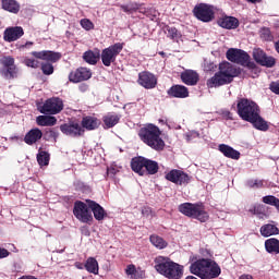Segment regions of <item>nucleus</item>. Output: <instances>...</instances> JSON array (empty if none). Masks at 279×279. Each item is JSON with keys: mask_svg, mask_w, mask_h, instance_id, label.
<instances>
[{"mask_svg": "<svg viewBox=\"0 0 279 279\" xmlns=\"http://www.w3.org/2000/svg\"><path fill=\"white\" fill-rule=\"evenodd\" d=\"M146 158L145 157H135L131 161V168L134 173L138 175H145Z\"/></svg>", "mask_w": 279, "mask_h": 279, "instance_id": "21", "label": "nucleus"}, {"mask_svg": "<svg viewBox=\"0 0 279 279\" xmlns=\"http://www.w3.org/2000/svg\"><path fill=\"white\" fill-rule=\"evenodd\" d=\"M165 33L167 34L168 38H171L172 40H175V38H180V33L175 27L167 26L165 28Z\"/></svg>", "mask_w": 279, "mask_h": 279, "instance_id": "39", "label": "nucleus"}, {"mask_svg": "<svg viewBox=\"0 0 279 279\" xmlns=\"http://www.w3.org/2000/svg\"><path fill=\"white\" fill-rule=\"evenodd\" d=\"M191 260L190 271L194 276H197L201 279H213L221 276V267H219L217 262L208 258L197 259V256L192 257Z\"/></svg>", "mask_w": 279, "mask_h": 279, "instance_id": "1", "label": "nucleus"}, {"mask_svg": "<svg viewBox=\"0 0 279 279\" xmlns=\"http://www.w3.org/2000/svg\"><path fill=\"white\" fill-rule=\"evenodd\" d=\"M166 180L182 186V184H189V182H191V177H189V174H186L184 171L171 170L166 174Z\"/></svg>", "mask_w": 279, "mask_h": 279, "instance_id": "14", "label": "nucleus"}, {"mask_svg": "<svg viewBox=\"0 0 279 279\" xmlns=\"http://www.w3.org/2000/svg\"><path fill=\"white\" fill-rule=\"evenodd\" d=\"M40 138H43V131H40L38 128H35L26 133L24 142L26 145H34L35 143H38Z\"/></svg>", "mask_w": 279, "mask_h": 279, "instance_id": "23", "label": "nucleus"}, {"mask_svg": "<svg viewBox=\"0 0 279 279\" xmlns=\"http://www.w3.org/2000/svg\"><path fill=\"white\" fill-rule=\"evenodd\" d=\"M37 125L41 126H49V125H56L58 123V120L53 116H39L36 119Z\"/></svg>", "mask_w": 279, "mask_h": 279, "instance_id": "34", "label": "nucleus"}, {"mask_svg": "<svg viewBox=\"0 0 279 279\" xmlns=\"http://www.w3.org/2000/svg\"><path fill=\"white\" fill-rule=\"evenodd\" d=\"M71 134H74V136H82V134H84V129L77 123H72Z\"/></svg>", "mask_w": 279, "mask_h": 279, "instance_id": "41", "label": "nucleus"}, {"mask_svg": "<svg viewBox=\"0 0 279 279\" xmlns=\"http://www.w3.org/2000/svg\"><path fill=\"white\" fill-rule=\"evenodd\" d=\"M248 123H252L256 130H260L262 132H267V130H269V125L263 120L260 112H258L253 120H248Z\"/></svg>", "mask_w": 279, "mask_h": 279, "instance_id": "31", "label": "nucleus"}, {"mask_svg": "<svg viewBox=\"0 0 279 279\" xmlns=\"http://www.w3.org/2000/svg\"><path fill=\"white\" fill-rule=\"evenodd\" d=\"M93 77V72L88 68H78L75 73L72 82H84Z\"/></svg>", "mask_w": 279, "mask_h": 279, "instance_id": "26", "label": "nucleus"}, {"mask_svg": "<svg viewBox=\"0 0 279 279\" xmlns=\"http://www.w3.org/2000/svg\"><path fill=\"white\" fill-rule=\"evenodd\" d=\"M50 156L49 153L41 150L37 154V162L40 167L49 166Z\"/></svg>", "mask_w": 279, "mask_h": 279, "instance_id": "38", "label": "nucleus"}, {"mask_svg": "<svg viewBox=\"0 0 279 279\" xmlns=\"http://www.w3.org/2000/svg\"><path fill=\"white\" fill-rule=\"evenodd\" d=\"M110 171H112V170H111V169H108V170H107V173H110Z\"/></svg>", "mask_w": 279, "mask_h": 279, "instance_id": "61", "label": "nucleus"}, {"mask_svg": "<svg viewBox=\"0 0 279 279\" xmlns=\"http://www.w3.org/2000/svg\"><path fill=\"white\" fill-rule=\"evenodd\" d=\"M142 215L143 217H146V218L154 217V211L149 207H143Z\"/></svg>", "mask_w": 279, "mask_h": 279, "instance_id": "48", "label": "nucleus"}, {"mask_svg": "<svg viewBox=\"0 0 279 279\" xmlns=\"http://www.w3.org/2000/svg\"><path fill=\"white\" fill-rule=\"evenodd\" d=\"M145 165V175H156L158 173V162L146 158Z\"/></svg>", "mask_w": 279, "mask_h": 279, "instance_id": "36", "label": "nucleus"}, {"mask_svg": "<svg viewBox=\"0 0 279 279\" xmlns=\"http://www.w3.org/2000/svg\"><path fill=\"white\" fill-rule=\"evenodd\" d=\"M195 19L203 23H210L215 20V7L208 3H198L193 9Z\"/></svg>", "mask_w": 279, "mask_h": 279, "instance_id": "8", "label": "nucleus"}, {"mask_svg": "<svg viewBox=\"0 0 279 279\" xmlns=\"http://www.w3.org/2000/svg\"><path fill=\"white\" fill-rule=\"evenodd\" d=\"M2 8L12 14H19L21 4L16 0H2Z\"/></svg>", "mask_w": 279, "mask_h": 279, "instance_id": "28", "label": "nucleus"}, {"mask_svg": "<svg viewBox=\"0 0 279 279\" xmlns=\"http://www.w3.org/2000/svg\"><path fill=\"white\" fill-rule=\"evenodd\" d=\"M263 184H265L264 180L253 179L247 181V186L251 189H260L263 187Z\"/></svg>", "mask_w": 279, "mask_h": 279, "instance_id": "42", "label": "nucleus"}, {"mask_svg": "<svg viewBox=\"0 0 279 279\" xmlns=\"http://www.w3.org/2000/svg\"><path fill=\"white\" fill-rule=\"evenodd\" d=\"M219 151H221L226 158H231L232 160H239V158H241V153H239V150L226 144L219 145Z\"/></svg>", "mask_w": 279, "mask_h": 279, "instance_id": "24", "label": "nucleus"}, {"mask_svg": "<svg viewBox=\"0 0 279 279\" xmlns=\"http://www.w3.org/2000/svg\"><path fill=\"white\" fill-rule=\"evenodd\" d=\"M85 269L88 274H94V276L99 275V262L95 257H88L85 260Z\"/></svg>", "mask_w": 279, "mask_h": 279, "instance_id": "27", "label": "nucleus"}, {"mask_svg": "<svg viewBox=\"0 0 279 279\" xmlns=\"http://www.w3.org/2000/svg\"><path fill=\"white\" fill-rule=\"evenodd\" d=\"M68 77H69V81H71V74H69V76H68Z\"/></svg>", "mask_w": 279, "mask_h": 279, "instance_id": "62", "label": "nucleus"}, {"mask_svg": "<svg viewBox=\"0 0 279 279\" xmlns=\"http://www.w3.org/2000/svg\"><path fill=\"white\" fill-rule=\"evenodd\" d=\"M48 136H51L52 138H57L58 133H56V131H48Z\"/></svg>", "mask_w": 279, "mask_h": 279, "instance_id": "57", "label": "nucleus"}, {"mask_svg": "<svg viewBox=\"0 0 279 279\" xmlns=\"http://www.w3.org/2000/svg\"><path fill=\"white\" fill-rule=\"evenodd\" d=\"M1 63L5 66V71L3 72V76L7 80H14L16 77L19 70L16 65H14V58L12 57H4L1 59Z\"/></svg>", "mask_w": 279, "mask_h": 279, "instance_id": "15", "label": "nucleus"}, {"mask_svg": "<svg viewBox=\"0 0 279 279\" xmlns=\"http://www.w3.org/2000/svg\"><path fill=\"white\" fill-rule=\"evenodd\" d=\"M80 23L85 32H90L92 29H95V24L89 19H83Z\"/></svg>", "mask_w": 279, "mask_h": 279, "instance_id": "40", "label": "nucleus"}, {"mask_svg": "<svg viewBox=\"0 0 279 279\" xmlns=\"http://www.w3.org/2000/svg\"><path fill=\"white\" fill-rule=\"evenodd\" d=\"M161 134L160 129L154 124H148L138 132L141 141L156 151H162L165 149V141L160 137Z\"/></svg>", "mask_w": 279, "mask_h": 279, "instance_id": "4", "label": "nucleus"}, {"mask_svg": "<svg viewBox=\"0 0 279 279\" xmlns=\"http://www.w3.org/2000/svg\"><path fill=\"white\" fill-rule=\"evenodd\" d=\"M265 248L268 254H279V240L275 238L266 240Z\"/></svg>", "mask_w": 279, "mask_h": 279, "instance_id": "32", "label": "nucleus"}, {"mask_svg": "<svg viewBox=\"0 0 279 279\" xmlns=\"http://www.w3.org/2000/svg\"><path fill=\"white\" fill-rule=\"evenodd\" d=\"M74 267H76V269H85V264H82V263H80V262H76V263L74 264Z\"/></svg>", "mask_w": 279, "mask_h": 279, "instance_id": "56", "label": "nucleus"}, {"mask_svg": "<svg viewBox=\"0 0 279 279\" xmlns=\"http://www.w3.org/2000/svg\"><path fill=\"white\" fill-rule=\"evenodd\" d=\"M124 274L129 279H140L143 278V274H138V269L134 264L128 265L124 269Z\"/></svg>", "mask_w": 279, "mask_h": 279, "instance_id": "35", "label": "nucleus"}, {"mask_svg": "<svg viewBox=\"0 0 279 279\" xmlns=\"http://www.w3.org/2000/svg\"><path fill=\"white\" fill-rule=\"evenodd\" d=\"M199 133L195 131H191L190 133L186 134V140L187 141H193V138H198Z\"/></svg>", "mask_w": 279, "mask_h": 279, "instance_id": "51", "label": "nucleus"}, {"mask_svg": "<svg viewBox=\"0 0 279 279\" xmlns=\"http://www.w3.org/2000/svg\"><path fill=\"white\" fill-rule=\"evenodd\" d=\"M260 36L264 40H274V36H271V31H269V28H263L260 32Z\"/></svg>", "mask_w": 279, "mask_h": 279, "instance_id": "45", "label": "nucleus"}, {"mask_svg": "<svg viewBox=\"0 0 279 279\" xmlns=\"http://www.w3.org/2000/svg\"><path fill=\"white\" fill-rule=\"evenodd\" d=\"M253 58L257 64L260 66H266V69H272L276 66V58L267 56L260 48L253 50Z\"/></svg>", "mask_w": 279, "mask_h": 279, "instance_id": "12", "label": "nucleus"}, {"mask_svg": "<svg viewBox=\"0 0 279 279\" xmlns=\"http://www.w3.org/2000/svg\"><path fill=\"white\" fill-rule=\"evenodd\" d=\"M8 256H10V252L5 248L0 247V259L1 258H8Z\"/></svg>", "mask_w": 279, "mask_h": 279, "instance_id": "55", "label": "nucleus"}, {"mask_svg": "<svg viewBox=\"0 0 279 279\" xmlns=\"http://www.w3.org/2000/svg\"><path fill=\"white\" fill-rule=\"evenodd\" d=\"M137 84L143 86V88L150 90L151 88H156L158 85V78L153 73L144 71L138 74Z\"/></svg>", "mask_w": 279, "mask_h": 279, "instance_id": "13", "label": "nucleus"}, {"mask_svg": "<svg viewBox=\"0 0 279 279\" xmlns=\"http://www.w3.org/2000/svg\"><path fill=\"white\" fill-rule=\"evenodd\" d=\"M41 71L44 75H51L53 74V65L50 63H44L41 64Z\"/></svg>", "mask_w": 279, "mask_h": 279, "instance_id": "44", "label": "nucleus"}, {"mask_svg": "<svg viewBox=\"0 0 279 279\" xmlns=\"http://www.w3.org/2000/svg\"><path fill=\"white\" fill-rule=\"evenodd\" d=\"M73 214L82 223H90L93 221V213L88 210V203L77 201L74 204Z\"/></svg>", "mask_w": 279, "mask_h": 279, "instance_id": "10", "label": "nucleus"}, {"mask_svg": "<svg viewBox=\"0 0 279 279\" xmlns=\"http://www.w3.org/2000/svg\"><path fill=\"white\" fill-rule=\"evenodd\" d=\"M277 199L278 198L274 195H268L263 197L264 204H268V206H275Z\"/></svg>", "mask_w": 279, "mask_h": 279, "instance_id": "46", "label": "nucleus"}, {"mask_svg": "<svg viewBox=\"0 0 279 279\" xmlns=\"http://www.w3.org/2000/svg\"><path fill=\"white\" fill-rule=\"evenodd\" d=\"M274 206L277 208V210H279V198H277Z\"/></svg>", "mask_w": 279, "mask_h": 279, "instance_id": "60", "label": "nucleus"}, {"mask_svg": "<svg viewBox=\"0 0 279 279\" xmlns=\"http://www.w3.org/2000/svg\"><path fill=\"white\" fill-rule=\"evenodd\" d=\"M227 59L241 66H250V54L241 49L230 48L227 51Z\"/></svg>", "mask_w": 279, "mask_h": 279, "instance_id": "11", "label": "nucleus"}, {"mask_svg": "<svg viewBox=\"0 0 279 279\" xmlns=\"http://www.w3.org/2000/svg\"><path fill=\"white\" fill-rule=\"evenodd\" d=\"M259 232L262 234V236H275L276 234H279V229L278 227H276V225H264L260 227Z\"/></svg>", "mask_w": 279, "mask_h": 279, "instance_id": "29", "label": "nucleus"}, {"mask_svg": "<svg viewBox=\"0 0 279 279\" xmlns=\"http://www.w3.org/2000/svg\"><path fill=\"white\" fill-rule=\"evenodd\" d=\"M61 132L68 136L71 135V126L68 124L61 125Z\"/></svg>", "mask_w": 279, "mask_h": 279, "instance_id": "54", "label": "nucleus"}, {"mask_svg": "<svg viewBox=\"0 0 279 279\" xmlns=\"http://www.w3.org/2000/svg\"><path fill=\"white\" fill-rule=\"evenodd\" d=\"M86 204H87L88 208L92 209L94 219H96V221H104V219H106V215H107L106 209H104V207H101V205H99L95 201H90V199H87Z\"/></svg>", "mask_w": 279, "mask_h": 279, "instance_id": "18", "label": "nucleus"}, {"mask_svg": "<svg viewBox=\"0 0 279 279\" xmlns=\"http://www.w3.org/2000/svg\"><path fill=\"white\" fill-rule=\"evenodd\" d=\"M157 274L168 279H180L184 275V266L171 260L169 257L157 256L154 259Z\"/></svg>", "mask_w": 279, "mask_h": 279, "instance_id": "2", "label": "nucleus"}, {"mask_svg": "<svg viewBox=\"0 0 279 279\" xmlns=\"http://www.w3.org/2000/svg\"><path fill=\"white\" fill-rule=\"evenodd\" d=\"M258 112H260V109L256 102L247 98H242L238 101V114L243 121H254Z\"/></svg>", "mask_w": 279, "mask_h": 279, "instance_id": "6", "label": "nucleus"}, {"mask_svg": "<svg viewBox=\"0 0 279 279\" xmlns=\"http://www.w3.org/2000/svg\"><path fill=\"white\" fill-rule=\"evenodd\" d=\"M275 49L277 53H279V40L275 43Z\"/></svg>", "mask_w": 279, "mask_h": 279, "instance_id": "58", "label": "nucleus"}, {"mask_svg": "<svg viewBox=\"0 0 279 279\" xmlns=\"http://www.w3.org/2000/svg\"><path fill=\"white\" fill-rule=\"evenodd\" d=\"M32 56H34V58H37L38 60H46L47 62H58V60L62 58V54H60V52H53L49 50L33 51Z\"/></svg>", "mask_w": 279, "mask_h": 279, "instance_id": "17", "label": "nucleus"}, {"mask_svg": "<svg viewBox=\"0 0 279 279\" xmlns=\"http://www.w3.org/2000/svg\"><path fill=\"white\" fill-rule=\"evenodd\" d=\"M25 64L26 66H31L32 69H38V61L35 59H26Z\"/></svg>", "mask_w": 279, "mask_h": 279, "instance_id": "47", "label": "nucleus"}, {"mask_svg": "<svg viewBox=\"0 0 279 279\" xmlns=\"http://www.w3.org/2000/svg\"><path fill=\"white\" fill-rule=\"evenodd\" d=\"M102 121L105 123V126L107 129L114 128L119 121H121V116L117 113H107L104 118Z\"/></svg>", "mask_w": 279, "mask_h": 279, "instance_id": "30", "label": "nucleus"}, {"mask_svg": "<svg viewBox=\"0 0 279 279\" xmlns=\"http://www.w3.org/2000/svg\"><path fill=\"white\" fill-rule=\"evenodd\" d=\"M123 12H143L141 7L138 4H129V5H122Z\"/></svg>", "mask_w": 279, "mask_h": 279, "instance_id": "43", "label": "nucleus"}, {"mask_svg": "<svg viewBox=\"0 0 279 279\" xmlns=\"http://www.w3.org/2000/svg\"><path fill=\"white\" fill-rule=\"evenodd\" d=\"M149 241L154 247H157V250H165V247L168 245L165 239L156 234L150 235Z\"/></svg>", "mask_w": 279, "mask_h": 279, "instance_id": "37", "label": "nucleus"}, {"mask_svg": "<svg viewBox=\"0 0 279 279\" xmlns=\"http://www.w3.org/2000/svg\"><path fill=\"white\" fill-rule=\"evenodd\" d=\"M179 213H182L185 217L197 219L202 223H206L208 219V213H206L204 205L199 204L183 203L179 206Z\"/></svg>", "mask_w": 279, "mask_h": 279, "instance_id": "5", "label": "nucleus"}, {"mask_svg": "<svg viewBox=\"0 0 279 279\" xmlns=\"http://www.w3.org/2000/svg\"><path fill=\"white\" fill-rule=\"evenodd\" d=\"M34 45L33 41H26L25 44L17 43L16 48L17 49H25L27 47H32Z\"/></svg>", "mask_w": 279, "mask_h": 279, "instance_id": "52", "label": "nucleus"}, {"mask_svg": "<svg viewBox=\"0 0 279 279\" xmlns=\"http://www.w3.org/2000/svg\"><path fill=\"white\" fill-rule=\"evenodd\" d=\"M24 34L25 32L21 26L8 27L3 33V40H5V43H14L19 40V38H23Z\"/></svg>", "mask_w": 279, "mask_h": 279, "instance_id": "16", "label": "nucleus"}, {"mask_svg": "<svg viewBox=\"0 0 279 279\" xmlns=\"http://www.w3.org/2000/svg\"><path fill=\"white\" fill-rule=\"evenodd\" d=\"M99 58H100L99 50H96V51L88 50L83 54V59L85 60V62H87V64H97V62H99Z\"/></svg>", "mask_w": 279, "mask_h": 279, "instance_id": "33", "label": "nucleus"}, {"mask_svg": "<svg viewBox=\"0 0 279 279\" xmlns=\"http://www.w3.org/2000/svg\"><path fill=\"white\" fill-rule=\"evenodd\" d=\"M248 3H260V0H246Z\"/></svg>", "mask_w": 279, "mask_h": 279, "instance_id": "59", "label": "nucleus"}, {"mask_svg": "<svg viewBox=\"0 0 279 279\" xmlns=\"http://www.w3.org/2000/svg\"><path fill=\"white\" fill-rule=\"evenodd\" d=\"M64 104L60 98H49L43 106L38 107V110L41 114H58L62 112Z\"/></svg>", "mask_w": 279, "mask_h": 279, "instance_id": "9", "label": "nucleus"}, {"mask_svg": "<svg viewBox=\"0 0 279 279\" xmlns=\"http://www.w3.org/2000/svg\"><path fill=\"white\" fill-rule=\"evenodd\" d=\"M270 90L275 93V95H279V82H272L270 84Z\"/></svg>", "mask_w": 279, "mask_h": 279, "instance_id": "49", "label": "nucleus"}, {"mask_svg": "<svg viewBox=\"0 0 279 279\" xmlns=\"http://www.w3.org/2000/svg\"><path fill=\"white\" fill-rule=\"evenodd\" d=\"M168 95L177 99H186L189 97V88L183 85H173L168 89Z\"/></svg>", "mask_w": 279, "mask_h": 279, "instance_id": "20", "label": "nucleus"}, {"mask_svg": "<svg viewBox=\"0 0 279 279\" xmlns=\"http://www.w3.org/2000/svg\"><path fill=\"white\" fill-rule=\"evenodd\" d=\"M124 44L123 43H117L108 48L102 49L100 53V59L104 64V66H111L117 62V58L119 57V53L123 51Z\"/></svg>", "mask_w": 279, "mask_h": 279, "instance_id": "7", "label": "nucleus"}, {"mask_svg": "<svg viewBox=\"0 0 279 279\" xmlns=\"http://www.w3.org/2000/svg\"><path fill=\"white\" fill-rule=\"evenodd\" d=\"M181 80L187 86H195L199 82V75L193 70H187L181 74Z\"/></svg>", "mask_w": 279, "mask_h": 279, "instance_id": "22", "label": "nucleus"}, {"mask_svg": "<svg viewBox=\"0 0 279 279\" xmlns=\"http://www.w3.org/2000/svg\"><path fill=\"white\" fill-rule=\"evenodd\" d=\"M221 117L226 119V121H232V112L228 110L221 111Z\"/></svg>", "mask_w": 279, "mask_h": 279, "instance_id": "50", "label": "nucleus"}, {"mask_svg": "<svg viewBox=\"0 0 279 279\" xmlns=\"http://www.w3.org/2000/svg\"><path fill=\"white\" fill-rule=\"evenodd\" d=\"M236 75H239V70L232 63L221 62L218 72L207 81V86L208 88H217L226 86V84H232Z\"/></svg>", "mask_w": 279, "mask_h": 279, "instance_id": "3", "label": "nucleus"}, {"mask_svg": "<svg viewBox=\"0 0 279 279\" xmlns=\"http://www.w3.org/2000/svg\"><path fill=\"white\" fill-rule=\"evenodd\" d=\"M217 69V64L214 62H206L205 63V71H215Z\"/></svg>", "mask_w": 279, "mask_h": 279, "instance_id": "53", "label": "nucleus"}, {"mask_svg": "<svg viewBox=\"0 0 279 279\" xmlns=\"http://www.w3.org/2000/svg\"><path fill=\"white\" fill-rule=\"evenodd\" d=\"M217 24L219 27H222V29H236V27H239V19L223 15L218 19Z\"/></svg>", "mask_w": 279, "mask_h": 279, "instance_id": "19", "label": "nucleus"}, {"mask_svg": "<svg viewBox=\"0 0 279 279\" xmlns=\"http://www.w3.org/2000/svg\"><path fill=\"white\" fill-rule=\"evenodd\" d=\"M82 125L85 130H97V128L101 125V120L97 119L95 116H87L83 118Z\"/></svg>", "mask_w": 279, "mask_h": 279, "instance_id": "25", "label": "nucleus"}]
</instances>
